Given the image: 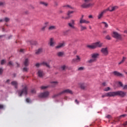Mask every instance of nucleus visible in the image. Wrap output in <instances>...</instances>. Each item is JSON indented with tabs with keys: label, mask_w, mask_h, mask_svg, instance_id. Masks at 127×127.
Instances as JSON below:
<instances>
[{
	"label": "nucleus",
	"mask_w": 127,
	"mask_h": 127,
	"mask_svg": "<svg viewBox=\"0 0 127 127\" xmlns=\"http://www.w3.org/2000/svg\"><path fill=\"white\" fill-rule=\"evenodd\" d=\"M103 43L101 41L96 42L92 44L91 45H88L87 46L88 48L89 49H96V48H101L103 47Z\"/></svg>",
	"instance_id": "f257e3e1"
},
{
	"label": "nucleus",
	"mask_w": 127,
	"mask_h": 127,
	"mask_svg": "<svg viewBox=\"0 0 127 127\" xmlns=\"http://www.w3.org/2000/svg\"><path fill=\"white\" fill-rule=\"evenodd\" d=\"M31 43V44H33L34 45H36V44H37V42H34V43Z\"/></svg>",
	"instance_id": "6e6d98bb"
},
{
	"label": "nucleus",
	"mask_w": 127,
	"mask_h": 127,
	"mask_svg": "<svg viewBox=\"0 0 127 127\" xmlns=\"http://www.w3.org/2000/svg\"><path fill=\"white\" fill-rule=\"evenodd\" d=\"M26 101L27 103H30V99H29V98L26 99Z\"/></svg>",
	"instance_id": "09e8293b"
},
{
	"label": "nucleus",
	"mask_w": 127,
	"mask_h": 127,
	"mask_svg": "<svg viewBox=\"0 0 127 127\" xmlns=\"http://www.w3.org/2000/svg\"><path fill=\"white\" fill-rule=\"evenodd\" d=\"M124 33H126L127 34V30L124 31Z\"/></svg>",
	"instance_id": "0e129e2a"
},
{
	"label": "nucleus",
	"mask_w": 127,
	"mask_h": 127,
	"mask_svg": "<svg viewBox=\"0 0 127 127\" xmlns=\"http://www.w3.org/2000/svg\"><path fill=\"white\" fill-rule=\"evenodd\" d=\"M57 55L59 57H62L63 55H64V53H63L62 52H60L57 53Z\"/></svg>",
	"instance_id": "7c9ffc66"
},
{
	"label": "nucleus",
	"mask_w": 127,
	"mask_h": 127,
	"mask_svg": "<svg viewBox=\"0 0 127 127\" xmlns=\"http://www.w3.org/2000/svg\"><path fill=\"white\" fill-rule=\"evenodd\" d=\"M3 20L2 19H0V22H1V21H3Z\"/></svg>",
	"instance_id": "774afa93"
},
{
	"label": "nucleus",
	"mask_w": 127,
	"mask_h": 127,
	"mask_svg": "<svg viewBox=\"0 0 127 127\" xmlns=\"http://www.w3.org/2000/svg\"><path fill=\"white\" fill-rule=\"evenodd\" d=\"M123 90H127V85H125L124 86Z\"/></svg>",
	"instance_id": "49530a36"
},
{
	"label": "nucleus",
	"mask_w": 127,
	"mask_h": 127,
	"mask_svg": "<svg viewBox=\"0 0 127 127\" xmlns=\"http://www.w3.org/2000/svg\"><path fill=\"white\" fill-rule=\"evenodd\" d=\"M116 96V92H110L105 93L104 95H102V98H105V97H115Z\"/></svg>",
	"instance_id": "1a4fd4ad"
},
{
	"label": "nucleus",
	"mask_w": 127,
	"mask_h": 127,
	"mask_svg": "<svg viewBox=\"0 0 127 127\" xmlns=\"http://www.w3.org/2000/svg\"><path fill=\"white\" fill-rule=\"evenodd\" d=\"M73 62H75L76 63H78L80 62L81 61V57L79 56H76V58L72 60Z\"/></svg>",
	"instance_id": "a211bd4d"
},
{
	"label": "nucleus",
	"mask_w": 127,
	"mask_h": 127,
	"mask_svg": "<svg viewBox=\"0 0 127 127\" xmlns=\"http://www.w3.org/2000/svg\"><path fill=\"white\" fill-rule=\"evenodd\" d=\"M112 36L114 37V38H116V39H118V40H123L122 35L119 34L118 32L113 31L112 33Z\"/></svg>",
	"instance_id": "39448f33"
},
{
	"label": "nucleus",
	"mask_w": 127,
	"mask_h": 127,
	"mask_svg": "<svg viewBox=\"0 0 127 127\" xmlns=\"http://www.w3.org/2000/svg\"><path fill=\"white\" fill-rule=\"evenodd\" d=\"M24 51V50H23V49H21V50H20V52H23Z\"/></svg>",
	"instance_id": "680f3d73"
},
{
	"label": "nucleus",
	"mask_w": 127,
	"mask_h": 127,
	"mask_svg": "<svg viewBox=\"0 0 127 127\" xmlns=\"http://www.w3.org/2000/svg\"><path fill=\"white\" fill-rule=\"evenodd\" d=\"M123 125L124 126H127V122H125Z\"/></svg>",
	"instance_id": "bf43d9fd"
},
{
	"label": "nucleus",
	"mask_w": 127,
	"mask_h": 127,
	"mask_svg": "<svg viewBox=\"0 0 127 127\" xmlns=\"http://www.w3.org/2000/svg\"><path fill=\"white\" fill-rule=\"evenodd\" d=\"M102 85L103 86H106V85H107V83H106V82H104V83H102Z\"/></svg>",
	"instance_id": "13d9d810"
},
{
	"label": "nucleus",
	"mask_w": 127,
	"mask_h": 127,
	"mask_svg": "<svg viewBox=\"0 0 127 127\" xmlns=\"http://www.w3.org/2000/svg\"><path fill=\"white\" fill-rule=\"evenodd\" d=\"M100 51L103 56H108L109 55V49L107 47L102 48Z\"/></svg>",
	"instance_id": "6e6552de"
},
{
	"label": "nucleus",
	"mask_w": 127,
	"mask_h": 127,
	"mask_svg": "<svg viewBox=\"0 0 127 127\" xmlns=\"http://www.w3.org/2000/svg\"><path fill=\"white\" fill-rule=\"evenodd\" d=\"M84 69H85V67H83V66H81L78 67V71H83V70H84Z\"/></svg>",
	"instance_id": "72a5a7b5"
},
{
	"label": "nucleus",
	"mask_w": 127,
	"mask_h": 127,
	"mask_svg": "<svg viewBox=\"0 0 127 127\" xmlns=\"http://www.w3.org/2000/svg\"><path fill=\"white\" fill-rule=\"evenodd\" d=\"M91 0H84L85 3L81 5V7H82V8H89V7H92V6L94 5V3L90 2Z\"/></svg>",
	"instance_id": "f03ea898"
},
{
	"label": "nucleus",
	"mask_w": 127,
	"mask_h": 127,
	"mask_svg": "<svg viewBox=\"0 0 127 127\" xmlns=\"http://www.w3.org/2000/svg\"><path fill=\"white\" fill-rule=\"evenodd\" d=\"M115 95L116 96H120V97H125L127 95V92L122 91H115Z\"/></svg>",
	"instance_id": "9d476101"
},
{
	"label": "nucleus",
	"mask_w": 127,
	"mask_h": 127,
	"mask_svg": "<svg viewBox=\"0 0 127 127\" xmlns=\"http://www.w3.org/2000/svg\"><path fill=\"white\" fill-rule=\"evenodd\" d=\"M106 118H107V119H110V118H111V116L110 115H107L106 116Z\"/></svg>",
	"instance_id": "4d7b16f0"
},
{
	"label": "nucleus",
	"mask_w": 127,
	"mask_h": 127,
	"mask_svg": "<svg viewBox=\"0 0 127 127\" xmlns=\"http://www.w3.org/2000/svg\"><path fill=\"white\" fill-rule=\"evenodd\" d=\"M63 7H66V8H70V9H74V7L71 6L70 5H64Z\"/></svg>",
	"instance_id": "cd10ccee"
},
{
	"label": "nucleus",
	"mask_w": 127,
	"mask_h": 127,
	"mask_svg": "<svg viewBox=\"0 0 127 127\" xmlns=\"http://www.w3.org/2000/svg\"><path fill=\"white\" fill-rule=\"evenodd\" d=\"M48 86H43L41 87V89L42 90H45V89H47Z\"/></svg>",
	"instance_id": "e433bc0d"
},
{
	"label": "nucleus",
	"mask_w": 127,
	"mask_h": 127,
	"mask_svg": "<svg viewBox=\"0 0 127 127\" xmlns=\"http://www.w3.org/2000/svg\"><path fill=\"white\" fill-rule=\"evenodd\" d=\"M88 18H94V17L92 15H90L88 16Z\"/></svg>",
	"instance_id": "8fccbe9b"
},
{
	"label": "nucleus",
	"mask_w": 127,
	"mask_h": 127,
	"mask_svg": "<svg viewBox=\"0 0 127 127\" xmlns=\"http://www.w3.org/2000/svg\"><path fill=\"white\" fill-rule=\"evenodd\" d=\"M106 39H107V40H111V36L107 35L105 37Z\"/></svg>",
	"instance_id": "58836bf2"
},
{
	"label": "nucleus",
	"mask_w": 127,
	"mask_h": 127,
	"mask_svg": "<svg viewBox=\"0 0 127 127\" xmlns=\"http://www.w3.org/2000/svg\"><path fill=\"white\" fill-rule=\"evenodd\" d=\"M23 72H27V71H28V68H27V67H25L23 68Z\"/></svg>",
	"instance_id": "c9c22d12"
},
{
	"label": "nucleus",
	"mask_w": 127,
	"mask_h": 127,
	"mask_svg": "<svg viewBox=\"0 0 127 127\" xmlns=\"http://www.w3.org/2000/svg\"><path fill=\"white\" fill-rule=\"evenodd\" d=\"M127 116V115L124 114V115H122L120 116V118H125V117H126Z\"/></svg>",
	"instance_id": "3c124183"
},
{
	"label": "nucleus",
	"mask_w": 127,
	"mask_h": 127,
	"mask_svg": "<svg viewBox=\"0 0 127 127\" xmlns=\"http://www.w3.org/2000/svg\"><path fill=\"white\" fill-rule=\"evenodd\" d=\"M75 102L76 104H79V102H78V100H75Z\"/></svg>",
	"instance_id": "052dcab7"
},
{
	"label": "nucleus",
	"mask_w": 127,
	"mask_h": 127,
	"mask_svg": "<svg viewBox=\"0 0 127 127\" xmlns=\"http://www.w3.org/2000/svg\"><path fill=\"white\" fill-rule=\"evenodd\" d=\"M54 29H56V27L55 26H50L48 28V30H50V31L54 30Z\"/></svg>",
	"instance_id": "393cba45"
},
{
	"label": "nucleus",
	"mask_w": 127,
	"mask_h": 127,
	"mask_svg": "<svg viewBox=\"0 0 127 127\" xmlns=\"http://www.w3.org/2000/svg\"><path fill=\"white\" fill-rule=\"evenodd\" d=\"M113 73L115 76H118V77H124V74L120 73L118 71H114Z\"/></svg>",
	"instance_id": "6ab92c4d"
},
{
	"label": "nucleus",
	"mask_w": 127,
	"mask_h": 127,
	"mask_svg": "<svg viewBox=\"0 0 127 127\" xmlns=\"http://www.w3.org/2000/svg\"><path fill=\"white\" fill-rule=\"evenodd\" d=\"M37 74L38 75L39 77H43V75H44V73H43V71L42 70H39Z\"/></svg>",
	"instance_id": "412c9836"
},
{
	"label": "nucleus",
	"mask_w": 127,
	"mask_h": 127,
	"mask_svg": "<svg viewBox=\"0 0 127 127\" xmlns=\"http://www.w3.org/2000/svg\"><path fill=\"white\" fill-rule=\"evenodd\" d=\"M119 8V7L118 6L112 5H110L108 8L107 9H105L106 12H108V11H114V10H116V9H118Z\"/></svg>",
	"instance_id": "423d86ee"
},
{
	"label": "nucleus",
	"mask_w": 127,
	"mask_h": 127,
	"mask_svg": "<svg viewBox=\"0 0 127 127\" xmlns=\"http://www.w3.org/2000/svg\"><path fill=\"white\" fill-rule=\"evenodd\" d=\"M4 4H5V2L2 1L0 2V6H3Z\"/></svg>",
	"instance_id": "ea45409f"
},
{
	"label": "nucleus",
	"mask_w": 127,
	"mask_h": 127,
	"mask_svg": "<svg viewBox=\"0 0 127 127\" xmlns=\"http://www.w3.org/2000/svg\"><path fill=\"white\" fill-rule=\"evenodd\" d=\"M65 46V43L64 42H62L59 44V45L56 47L57 49H59V48H62V47H64Z\"/></svg>",
	"instance_id": "f3484780"
},
{
	"label": "nucleus",
	"mask_w": 127,
	"mask_h": 127,
	"mask_svg": "<svg viewBox=\"0 0 127 127\" xmlns=\"http://www.w3.org/2000/svg\"><path fill=\"white\" fill-rule=\"evenodd\" d=\"M106 12L107 11L105 9L102 10L101 12H99L97 16L98 19H101L102 17L104 16V14H105V13H106Z\"/></svg>",
	"instance_id": "f8f14e48"
},
{
	"label": "nucleus",
	"mask_w": 127,
	"mask_h": 127,
	"mask_svg": "<svg viewBox=\"0 0 127 127\" xmlns=\"http://www.w3.org/2000/svg\"><path fill=\"white\" fill-rule=\"evenodd\" d=\"M80 29L81 31H84V30H87V27L83 25H80Z\"/></svg>",
	"instance_id": "4be33fe9"
},
{
	"label": "nucleus",
	"mask_w": 127,
	"mask_h": 127,
	"mask_svg": "<svg viewBox=\"0 0 127 127\" xmlns=\"http://www.w3.org/2000/svg\"><path fill=\"white\" fill-rule=\"evenodd\" d=\"M9 82H10V80L9 79H8L6 81V83L7 84H9Z\"/></svg>",
	"instance_id": "864d4df0"
},
{
	"label": "nucleus",
	"mask_w": 127,
	"mask_h": 127,
	"mask_svg": "<svg viewBox=\"0 0 127 127\" xmlns=\"http://www.w3.org/2000/svg\"><path fill=\"white\" fill-rule=\"evenodd\" d=\"M29 64V62L28 61V59H26L24 61V65H25V66H28Z\"/></svg>",
	"instance_id": "b1692460"
},
{
	"label": "nucleus",
	"mask_w": 127,
	"mask_h": 127,
	"mask_svg": "<svg viewBox=\"0 0 127 127\" xmlns=\"http://www.w3.org/2000/svg\"><path fill=\"white\" fill-rule=\"evenodd\" d=\"M126 59H127V58L124 57L123 58V60H122V61H121L119 63V65H121V64L124 63V62H125V61H126Z\"/></svg>",
	"instance_id": "c85d7f7f"
},
{
	"label": "nucleus",
	"mask_w": 127,
	"mask_h": 127,
	"mask_svg": "<svg viewBox=\"0 0 127 127\" xmlns=\"http://www.w3.org/2000/svg\"><path fill=\"white\" fill-rule=\"evenodd\" d=\"M67 68V67L65 65H63L61 67V69L63 70H65Z\"/></svg>",
	"instance_id": "79ce46f5"
},
{
	"label": "nucleus",
	"mask_w": 127,
	"mask_h": 127,
	"mask_svg": "<svg viewBox=\"0 0 127 127\" xmlns=\"http://www.w3.org/2000/svg\"><path fill=\"white\" fill-rule=\"evenodd\" d=\"M41 65H44V66H46L47 67H48L49 68H50V66L49 65V64H47V63L44 62L42 64L38 63L36 64V67H39L41 66Z\"/></svg>",
	"instance_id": "dca6fc26"
},
{
	"label": "nucleus",
	"mask_w": 127,
	"mask_h": 127,
	"mask_svg": "<svg viewBox=\"0 0 127 127\" xmlns=\"http://www.w3.org/2000/svg\"><path fill=\"white\" fill-rule=\"evenodd\" d=\"M42 52V49H39L36 51V54H39L41 52Z\"/></svg>",
	"instance_id": "473e14b6"
},
{
	"label": "nucleus",
	"mask_w": 127,
	"mask_h": 127,
	"mask_svg": "<svg viewBox=\"0 0 127 127\" xmlns=\"http://www.w3.org/2000/svg\"><path fill=\"white\" fill-rule=\"evenodd\" d=\"M79 23L82 24V23H85V24H90V22L89 20L83 19V18H80L79 20Z\"/></svg>",
	"instance_id": "ddd939ff"
},
{
	"label": "nucleus",
	"mask_w": 127,
	"mask_h": 127,
	"mask_svg": "<svg viewBox=\"0 0 127 127\" xmlns=\"http://www.w3.org/2000/svg\"><path fill=\"white\" fill-rule=\"evenodd\" d=\"M119 84L120 85V87H122V88H124V85L123 84V82L119 81L118 82Z\"/></svg>",
	"instance_id": "4c0bfd02"
},
{
	"label": "nucleus",
	"mask_w": 127,
	"mask_h": 127,
	"mask_svg": "<svg viewBox=\"0 0 127 127\" xmlns=\"http://www.w3.org/2000/svg\"><path fill=\"white\" fill-rule=\"evenodd\" d=\"M4 20L6 22H8V21H9V18L6 17L5 18Z\"/></svg>",
	"instance_id": "c03bdc74"
},
{
	"label": "nucleus",
	"mask_w": 127,
	"mask_h": 127,
	"mask_svg": "<svg viewBox=\"0 0 127 127\" xmlns=\"http://www.w3.org/2000/svg\"><path fill=\"white\" fill-rule=\"evenodd\" d=\"M16 64H17V67H19V64L18 63H16Z\"/></svg>",
	"instance_id": "69168bd1"
},
{
	"label": "nucleus",
	"mask_w": 127,
	"mask_h": 127,
	"mask_svg": "<svg viewBox=\"0 0 127 127\" xmlns=\"http://www.w3.org/2000/svg\"><path fill=\"white\" fill-rule=\"evenodd\" d=\"M49 44L50 46H51L52 47L55 46V44H56V42H55V40H54V38H51L50 39Z\"/></svg>",
	"instance_id": "2eb2a0df"
},
{
	"label": "nucleus",
	"mask_w": 127,
	"mask_h": 127,
	"mask_svg": "<svg viewBox=\"0 0 127 127\" xmlns=\"http://www.w3.org/2000/svg\"><path fill=\"white\" fill-rule=\"evenodd\" d=\"M31 92L32 94H35V93H36V91L35 90V89L32 90Z\"/></svg>",
	"instance_id": "a18cd8bd"
},
{
	"label": "nucleus",
	"mask_w": 127,
	"mask_h": 127,
	"mask_svg": "<svg viewBox=\"0 0 127 127\" xmlns=\"http://www.w3.org/2000/svg\"><path fill=\"white\" fill-rule=\"evenodd\" d=\"M89 29H92V26H91V25H89Z\"/></svg>",
	"instance_id": "e2e57ef3"
},
{
	"label": "nucleus",
	"mask_w": 127,
	"mask_h": 127,
	"mask_svg": "<svg viewBox=\"0 0 127 127\" xmlns=\"http://www.w3.org/2000/svg\"><path fill=\"white\" fill-rule=\"evenodd\" d=\"M49 96V92L46 91L42 93H40L39 95V98H47Z\"/></svg>",
	"instance_id": "9b49d317"
},
{
	"label": "nucleus",
	"mask_w": 127,
	"mask_h": 127,
	"mask_svg": "<svg viewBox=\"0 0 127 127\" xmlns=\"http://www.w3.org/2000/svg\"><path fill=\"white\" fill-rule=\"evenodd\" d=\"M23 90L18 92L19 97H21L22 95H27V87L26 84L22 85Z\"/></svg>",
	"instance_id": "20e7f679"
},
{
	"label": "nucleus",
	"mask_w": 127,
	"mask_h": 127,
	"mask_svg": "<svg viewBox=\"0 0 127 127\" xmlns=\"http://www.w3.org/2000/svg\"><path fill=\"white\" fill-rule=\"evenodd\" d=\"M102 23L103 24V25L105 28H108L109 27V25L108 24V23H107V22H102Z\"/></svg>",
	"instance_id": "c756f323"
},
{
	"label": "nucleus",
	"mask_w": 127,
	"mask_h": 127,
	"mask_svg": "<svg viewBox=\"0 0 127 127\" xmlns=\"http://www.w3.org/2000/svg\"><path fill=\"white\" fill-rule=\"evenodd\" d=\"M52 84H54V85H57V84H58V82H57V81H53L52 82Z\"/></svg>",
	"instance_id": "de8ad7c7"
},
{
	"label": "nucleus",
	"mask_w": 127,
	"mask_h": 127,
	"mask_svg": "<svg viewBox=\"0 0 127 127\" xmlns=\"http://www.w3.org/2000/svg\"><path fill=\"white\" fill-rule=\"evenodd\" d=\"M47 26H48V23L46 22L44 24V26L41 28V30L44 31V30H45V28H46Z\"/></svg>",
	"instance_id": "5701e85b"
},
{
	"label": "nucleus",
	"mask_w": 127,
	"mask_h": 127,
	"mask_svg": "<svg viewBox=\"0 0 127 127\" xmlns=\"http://www.w3.org/2000/svg\"><path fill=\"white\" fill-rule=\"evenodd\" d=\"M5 63V61L4 60H2L1 61V64L3 65Z\"/></svg>",
	"instance_id": "37998d69"
},
{
	"label": "nucleus",
	"mask_w": 127,
	"mask_h": 127,
	"mask_svg": "<svg viewBox=\"0 0 127 127\" xmlns=\"http://www.w3.org/2000/svg\"><path fill=\"white\" fill-rule=\"evenodd\" d=\"M62 94H73L72 91L70 90L69 89H65L57 95H54L53 97V98H55V97H57V96H59L60 95H62Z\"/></svg>",
	"instance_id": "0eeeda50"
},
{
	"label": "nucleus",
	"mask_w": 127,
	"mask_h": 127,
	"mask_svg": "<svg viewBox=\"0 0 127 127\" xmlns=\"http://www.w3.org/2000/svg\"><path fill=\"white\" fill-rule=\"evenodd\" d=\"M79 86L81 88V89H82V90L85 89V88H86V86H85V84L84 83H79Z\"/></svg>",
	"instance_id": "a878e982"
},
{
	"label": "nucleus",
	"mask_w": 127,
	"mask_h": 127,
	"mask_svg": "<svg viewBox=\"0 0 127 127\" xmlns=\"http://www.w3.org/2000/svg\"><path fill=\"white\" fill-rule=\"evenodd\" d=\"M103 33H107V31H104Z\"/></svg>",
	"instance_id": "338daca9"
},
{
	"label": "nucleus",
	"mask_w": 127,
	"mask_h": 127,
	"mask_svg": "<svg viewBox=\"0 0 127 127\" xmlns=\"http://www.w3.org/2000/svg\"><path fill=\"white\" fill-rule=\"evenodd\" d=\"M110 90H111V88L110 87H108L104 88V91H105V92H108V91H110Z\"/></svg>",
	"instance_id": "f704fd0d"
},
{
	"label": "nucleus",
	"mask_w": 127,
	"mask_h": 127,
	"mask_svg": "<svg viewBox=\"0 0 127 127\" xmlns=\"http://www.w3.org/2000/svg\"><path fill=\"white\" fill-rule=\"evenodd\" d=\"M68 26L71 28H73V29H75L76 27H75V20H71L70 22L68 23Z\"/></svg>",
	"instance_id": "4468645a"
},
{
	"label": "nucleus",
	"mask_w": 127,
	"mask_h": 127,
	"mask_svg": "<svg viewBox=\"0 0 127 127\" xmlns=\"http://www.w3.org/2000/svg\"><path fill=\"white\" fill-rule=\"evenodd\" d=\"M11 84L12 86H14V87H15V88H17V82L12 81Z\"/></svg>",
	"instance_id": "bb28decb"
},
{
	"label": "nucleus",
	"mask_w": 127,
	"mask_h": 127,
	"mask_svg": "<svg viewBox=\"0 0 127 127\" xmlns=\"http://www.w3.org/2000/svg\"><path fill=\"white\" fill-rule=\"evenodd\" d=\"M100 56V54L98 53H95L91 54V59L88 61V63H93V62H96L97 59L99 58Z\"/></svg>",
	"instance_id": "7ed1b4c3"
},
{
	"label": "nucleus",
	"mask_w": 127,
	"mask_h": 127,
	"mask_svg": "<svg viewBox=\"0 0 127 127\" xmlns=\"http://www.w3.org/2000/svg\"><path fill=\"white\" fill-rule=\"evenodd\" d=\"M40 3L41 4H43L44 5V6H47V5H48V3L47 2H40Z\"/></svg>",
	"instance_id": "2f4dec72"
},
{
	"label": "nucleus",
	"mask_w": 127,
	"mask_h": 127,
	"mask_svg": "<svg viewBox=\"0 0 127 127\" xmlns=\"http://www.w3.org/2000/svg\"><path fill=\"white\" fill-rule=\"evenodd\" d=\"M0 109H3V105L0 104Z\"/></svg>",
	"instance_id": "5fc2aeb1"
},
{
	"label": "nucleus",
	"mask_w": 127,
	"mask_h": 127,
	"mask_svg": "<svg viewBox=\"0 0 127 127\" xmlns=\"http://www.w3.org/2000/svg\"><path fill=\"white\" fill-rule=\"evenodd\" d=\"M72 13H74V11H68L67 13L68 17L64 18V19H68V18H69V17H72V15H71Z\"/></svg>",
	"instance_id": "aec40b11"
},
{
	"label": "nucleus",
	"mask_w": 127,
	"mask_h": 127,
	"mask_svg": "<svg viewBox=\"0 0 127 127\" xmlns=\"http://www.w3.org/2000/svg\"><path fill=\"white\" fill-rule=\"evenodd\" d=\"M3 70L2 68H0V74H1V73H2Z\"/></svg>",
	"instance_id": "603ef678"
},
{
	"label": "nucleus",
	"mask_w": 127,
	"mask_h": 127,
	"mask_svg": "<svg viewBox=\"0 0 127 127\" xmlns=\"http://www.w3.org/2000/svg\"><path fill=\"white\" fill-rule=\"evenodd\" d=\"M8 65L9 66H12L13 65V64H12V62L11 61L9 62Z\"/></svg>",
	"instance_id": "a19ab883"
}]
</instances>
